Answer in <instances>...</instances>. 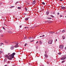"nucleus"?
I'll return each instance as SVG.
<instances>
[{"instance_id":"nucleus-25","label":"nucleus","mask_w":66,"mask_h":66,"mask_svg":"<svg viewBox=\"0 0 66 66\" xmlns=\"http://www.w3.org/2000/svg\"><path fill=\"white\" fill-rule=\"evenodd\" d=\"M18 9H21V7H18Z\"/></svg>"},{"instance_id":"nucleus-57","label":"nucleus","mask_w":66,"mask_h":66,"mask_svg":"<svg viewBox=\"0 0 66 66\" xmlns=\"http://www.w3.org/2000/svg\"><path fill=\"white\" fill-rule=\"evenodd\" d=\"M4 66H7V65H4Z\"/></svg>"},{"instance_id":"nucleus-11","label":"nucleus","mask_w":66,"mask_h":66,"mask_svg":"<svg viewBox=\"0 0 66 66\" xmlns=\"http://www.w3.org/2000/svg\"><path fill=\"white\" fill-rule=\"evenodd\" d=\"M49 33H50V34H53V33H54V32H49Z\"/></svg>"},{"instance_id":"nucleus-5","label":"nucleus","mask_w":66,"mask_h":66,"mask_svg":"<svg viewBox=\"0 0 66 66\" xmlns=\"http://www.w3.org/2000/svg\"><path fill=\"white\" fill-rule=\"evenodd\" d=\"M9 56H10V57H12V58H14V56L12 55V54H11V55H9Z\"/></svg>"},{"instance_id":"nucleus-32","label":"nucleus","mask_w":66,"mask_h":66,"mask_svg":"<svg viewBox=\"0 0 66 66\" xmlns=\"http://www.w3.org/2000/svg\"><path fill=\"white\" fill-rule=\"evenodd\" d=\"M11 8H12V7H14V6H12L11 7Z\"/></svg>"},{"instance_id":"nucleus-55","label":"nucleus","mask_w":66,"mask_h":66,"mask_svg":"<svg viewBox=\"0 0 66 66\" xmlns=\"http://www.w3.org/2000/svg\"><path fill=\"white\" fill-rule=\"evenodd\" d=\"M17 2H16V3H15V4H17Z\"/></svg>"},{"instance_id":"nucleus-36","label":"nucleus","mask_w":66,"mask_h":66,"mask_svg":"<svg viewBox=\"0 0 66 66\" xmlns=\"http://www.w3.org/2000/svg\"><path fill=\"white\" fill-rule=\"evenodd\" d=\"M55 12H54L53 13V14H55Z\"/></svg>"},{"instance_id":"nucleus-31","label":"nucleus","mask_w":66,"mask_h":66,"mask_svg":"<svg viewBox=\"0 0 66 66\" xmlns=\"http://www.w3.org/2000/svg\"><path fill=\"white\" fill-rule=\"evenodd\" d=\"M0 53H3V52L2 51H0Z\"/></svg>"},{"instance_id":"nucleus-9","label":"nucleus","mask_w":66,"mask_h":66,"mask_svg":"<svg viewBox=\"0 0 66 66\" xmlns=\"http://www.w3.org/2000/svg\"><path fill=\"white\" fill-rule=\"evenodd\" d=\"M5 57H6V58H7L9 57V56H8V55L7 54L5 56Z\"/></svg>"},{"instance_id":"nucleus-60","label":"nucleus","mask_w":66,"mask_h":66,"mask_svg":"<svg viewBox=\"0 0 66 66\" xmlns=\"http://www.w3.org/2000/svg\"><path fill=\"white\" fill-rule=\"evenodd\" d=\"M45 53H46V51H45Z\"/></svg>"},{"instance_id":"nucleus-23","label":"nucleus","mask_w":66,"mask_h":66,"mask_svg":"<svg viewBox=\"0 0 66 66\" xmlns=\"http://www.w3.org/2000/svg\"><path fill=\"white\" fill-rule=\"evenodd\" d=\"M63 39H65V37L64 36H63L62 37Z\"/></svg>"},{"instance_id":"nucleus-48","label":"nucleus","mask_w":66,"mask_h":66,"mask_svg":"<svg viewBox=\"0 0 66 66\" xmlns=\"http://www.w3.org/2000/svg\"><path fill=\"white\" fill-rule=\"evenodd\" d=\"M20 28H21V26H20Z\"/></svg>"},{"instance_id":"nucleus-16","label":"nucleus","mask_w":66,"mask_h":66,"mask_svg":"<svg viewBox=\"0 0 66 66\" xmlns=\"http://www.w3.org/2000/svg\"><path fill=\"white\" fill-rule=\"evenodd\" d=\"M45 37V35H43L42 36H40V37Z\"/></svg>"},{"instance_id":"nucleus-44","label":"nucleus","mask_w":66,"mask_h":66,"mask_svg":"<svg viewBox=\"0 0 66 66\" xmlns=\"http://www.w3.org/2000/svg\"><path fill=\"white\" fill-rule=\"evenodd\" d=\"M24 39H27V38H26V37H25V38H23Z\"/></svg>"},{"instance_id":"nucleus-53","label":"nucleus","mask_w":66,"mask_h":66,"mask_svg":"<svg viewBox=\"0 0 66 66\" xmlns=\"http://www.w3.org/2000/svg\"><path fill=\"white\" fill-rule=\"evenodd\" d=\"M48 21H45V22H47Z\"/></svg>"},{"instance_id":"nucleus-58","label":"nucleus","mask_w":66,"mask_h":66,"mask_svg":"<svg viewBox=\"0 0 66 66\" xmlns=\"http://www.w3.org/2000/svg\"><path fill=\"white\" fill-rule=\"evenodd\" d=\"M40 66H43V65H40Z\"/></svg>"},{"instance_id":"nucleus-4","label":"nucleus","mask_w":66,"mask_h":66,"mask_svg":"<svg viewBox=\"0 0 66 66\" xmlns=\"http://www.w3.org/2000/svg\"><path fill=\"white\" fill-rule=\"evenodd\" d=\"M18 45V43H17L16 45L14 46L15 48H17V47H19V46Z\"/></svg>"},{"instance_id":"nucleus-50","label":"nucleus","mask_w":66,"mask_h":66,"mask_svg":"<svg viewBox=\"0 0 66 66\" xmlns=\"http://www.w3.org/2000/svg\"><path fill=\"white\" fill-rule=\"evenodd\" d=\"M60 1H63V0H59Z\"/></svg>"},{"instance_id":"nucleus-7","label":"nucleus","mask_w":66,"mask_h":66,"mask_svg":"<svg viewBox=\"0 0 66 66\" xmlns=\"http://www.w3.org/2000/svg\"><path fill=\"white\" fill-rule=\"evenodd\" d=\"M32 4H35V0L33 1Z\"/></svg>"},{"instance_id":"nucleus-8","label":"nucleus","mask_w":66,"mask_h":66,"mask_svg":"<svg viewBox=\"0 0 66 66\" xmlns=\"http://www.w3.org/2000/svg\"><path fill=\"white\" fill-rule=\"evenodd\" d=\"M4 42L5 43H8V40H5L4 41Z\"/></svg>"},{"instance_id":"nucleus-30","label":"nucleus","mask_w":66,"mask_h":66,"mask_svg":"<svg viewBox=\"0 0 66 66\" xmlns=\"http://www.w3.org/2000/svg\"><path fill=\"white\" fill-rule=\"evenodd\" d=\"M25 9L26 11H27V9L26 7H25Z\"/></svg>"},{"instance_id":"nucleus-10","label":"nucleus","mask_w":66,"mask_h":66,"mask_svg":"<svg viewBox=\"0 0 66 66\" xmlns=\"http://www.w3.org/2000/svg\"><path fill=\"white\" fill-rule=\"evenodd\" d=\"M61 9H63V10H65V7H62L61 8Z\"/></svg>"},{"instance_id":"nucleus-47","label":"nucleus","mask_w":66,"mask_h":66,"mask_svg":"<svg viewBox=\"0 0 66 66\" xmlns=\"http://www.w3.org/2000/svg\"><path fill=\"white\" fill-rule=\"evenodd\" d=\"M34 41V40H32V41H30V42H33Z\"/></svg>"},{"instance_id":"nucleus-52","label":"nucleus","mask_w":66,"mask_h":66,"mask_svg":"<svg viewBox=\"0 0 66 66\" xmlns=\"http://www.w3.org/2000/svg\"><path fill=\"white\" fill-rule=\"evenodd\" d=\"M47 64H49V62H47Z\"/></svg>"},{"instance_id":"nucleus-64","label":"nucleus","mask_w":66,"mask_h":66,"mask_svg":"<svg viewBox=\"0 0 66 66\" xmlns=\"http://www.w3.org/2000/svg\"><path fill=\"white\" fill-rule=\"evenodd\" d=\"M65 17H66V16H65Z\"/></svg>"},{"instance_id":"nucleus-62","label":"nucleus","mask_w":66,"mask_h":66,"mask_svg":"<svg viewBox=\"0 0 66 66\" xmlns=\"http://www.w3.org/2000/svg\"><path fill=\"white\" fill-rule=\"evenodd\" d=\"M50 22H49V23H50Z\"/></svg>"},{"instance_id":"nucleus-22","label":"nucleus","mask_w":66,"mask_h":66,"mask_svg":"<svg viewBox=\"0 0 66 66\" xmlns=\"http://www.w3.org/2000/svg\"><path fill=\"white\" fill-rule=\"evenodd\" d=\"M12 43H13V44H15V43H17V42H12Z\"/></svg>"},{"instance_id":"nucleus-2","label":"nucleus","mask_w":66,"mask_h":66,"mask_svg":"<svg viewBox=\"0 0 66 66\" xmlns=\"http://www.w3.org/2000/svg\"><path fill=\"white\" fill-rule=\"evenodd\" d=\"M52 40H49L48 42V44H52Z\"/></svg>"},{"instance_id":"nucleus-27","label":"nucleus","mask_w":66,"mask_h":66,"mask_svg":"<svg viewBox=\"0 0 66 66\" xmlns=\"http://www.w3.org/2000/svg\"><path fill=\"white\" fill-rule=\"evenodd\" d=\"M58 54H59V55H60L61 54V53L60 52H59L58 53Z\"/></svg>"},{"instance_id":"nucleus-41","label":"nucleus","mask_w":66,"mask_h":66,"mask_svg":"<svg viewBox=\"0 0 66 66\" xmlns=\"http://www.w3.org/2000/svg\"><path fill=\"white\" fill-rule=\"evenodd\" d=\"M0 46H2V45L1 44V43H0Z\"/></svg>"},{"instance_id":"nucleus-38","label":"nucleus","mask_w":66,"mask_h":66,"mask_svg":"<svg viewBox=\"0 0 66 66\" xmlns=\"http://www.w3.org/2000/svg\"><path fill=\"white\" fill-rule=\"evenodd\" d=\"M8 59L9 60H11V58H8Z\"/></svg>"},{"instance_id":"nucleus-19","label":"nucleus","mask_w":66,"mask_h":66,"mask_svg":"<svg viewBox=\"0 0 66 66\" xmlns=\"http://www.w3.org/2000/svg\"><path fill=\"white\" fill-rule=\"evenodd\" d=\"M12 54L14 56L15 55V53H12Z\"/></svg>"},{"instance_id":"nucleus-14","label":"nucleus","mask_w":66,"mask_h":66,"mask_svg":"<svg viewBox=\"0 0 66 66\" xmlns=\"http://www.w3.org/2000/svg\"><path fill=\"white\" fill-rule=\"evenodd\" d=\"M45 57H48V55L46 54H45L44 55Z\"/></svg>"},{"instance_id":"nucleus-42","label":"nucleus","mask_w":66,"mask_h":66,"mask_svg":"<svg viewBox=\"0 0 66 66\" xmlns=\"http://www.w3.org/2000/svg\"><path fill=\"white\" fill-rule=\"evenodd\" d=\"M38 41H37V42H36V44H38Z\"/></svg>"},{"instance_id":"nucleus-51","label":"nucleus","mask_w":66,"mask_h":66,"mask_svg":"<svg viewBox=\"0 0 66 66\" xmlns=\"http://www.w3.org/2000/svg\"><path fill=\"white\" fill-rule=\"evenodd\" d=\"M55 34H57V32H56L55 33Z\"/></svg>"},{"instance_id":"nucleus-26","label":"nucleus","mask_w":66,"mask_h":66,"mask_svg":"<svg viewBox=\"0 0 66 66\" xmlns=\"http://www.w3.org/2000/svg\"><path fill=\"white\" fill-rule=\"evenodd\" d=\"M64 62H65V61L64 60H63L62 62V63H63Z\"/></svg>"},{"instance_id":"nucleus-61","label":"nucleus","mask_w":66,"mask_h":66,"mask_svg":"<svg viewBox=\"0 0 66 66\" xmlns=\"http://www.w3.org/2000/svg\"><path fill=\"white\" fill-rule=\"evenodd\" d=\"M36 26H35V27H36Z\"/></svg>"},{"instance_id":"nucleus-29","label":"nucleus","mask_w":66,"mask_h":66,"mask_svg":"<svg viewBox=\"0 0 66 66\" xmlns=\"http://www.w3.org/2000/svg\"><path fill=\"white\" fill-rule=\"evenodd\" d=\"M28 28H29V27H25V29H28Z\"/></svg>"},{"instance_id":"nucleus-43","label":"nucleus","mask_w":66,"mask_h":66,"mask_svg":"<svg viewBox=\"0 0 66 66\" xmlns=\"http://www.w3.org/2000/svg\"><path fill=\"white\" fill-rule=\"evenodd\" d=\"M27 4L29 5V4H30V3H27Z\"/></svg>"},{"instance_id":"nucleus-35","label":"nucleus","mask_w":66,"mask_h":66,"mask_svg":"<svg viewBox=\"0 0 66 66\" xmlns=\"http://www.w3.org/2000/svg\"><path fill=\"white\" fill-rule=\"evenodd\" d=\"M27 45V44H25L24 45V46H26V45Z\"/></svg>"},{"instance_id":"nucleus-17","label":"nucleus","mask_w":66,"mask_h":66,"mask_svg":"<svg viewBox=\"0 0 66 66\" xmlns=\"http://www.w3.org/2000/svg\"><path fill=\"white\" fill-rule=\"evenodd\" d=\"M28 19H29L28 18H25V20L26 21H27V20H28Z\"/></svg>"},{"instance_id":"nucleus-54","label":"nucleus","mask_w":66,"mask_h":66,"mask_svg":"<svg viewBox=\"0 0 66 66\" xmlns=\"http://www.w3.org/2000/svg\"><path fill=\"white\" fill-rule=\"evenodd\" d=\"M16 3H19V2H16Z\"/></svg>"},{"instance_id":"nucleus-21","label":"nucleus","mask_w":66,"mask_h":66,"mask_svg":"<svg viewBox=\"0 0 66 66\" xmlns=\"http://www.w3.org/2000/svg\"><path fill=\"white\" fill-rule=\"evenodd\" d=\"M64 32H65V30H63L62 31V33H64Z\"/></svg>"},{"instance_id":"nucleus-59","label":"nucleus","mask_w":66,"mask_h":66,"mask_svg":"<svg viewBox=\"0 0 66 66\" xmlns=\"http://www.w3.org/2000/svg\"><path fill=\"white\" fill-rule=\"evenodd\" d=\"M1 54V53H0V55ZM1 58V57H0V58Z\"/></svg>"},{"instance_id":"nucleus-49","label":"nucleus","mask_w":66,"mask_h":66,"mask_svg":"<svg viewBox=\"0 0 66 66\" xmlns=\"http://www.w3.org/2000/svg\"><path fill=\"white\" fill-rule=\"evenodd\" d=\"M24 15H27V14L26 13H24Z\"/></svg>"},{"instance_id":"nucleus-20","label":"nucleus","mask_w":66,"mask_h":66,"mask_svg":"<svg viewBox=\"0 0 66 66\" xmlns=\"http://www.w3.org/2000/svg\"><path fill=\"white\" fill-rule=\"evenodd\" d=\"M50 16L51 17H53V18H54V16H53L52 15H51Z\"/></svg>"},{"instance_id":"nucleus-13","label":"nucleus","mask_w":66,"mask_h":66,"mask_svg":"<svg viewBox=\"0 0 66 66\" xmlns=\"http://www.w3.org/2000/svg\"><path fill=\"white\" fill-rule=\"evenodd\" d=\"M39 42L40 44L41 45H42V44H43V42H42L41 41H40Z\"/></svg>"},{"instance_id":"nucleus-24","label":"nucleus","mask_w":66,"mask_h":66,"mask_svg":"<svg viewBox=\"0 0 66 66\" xmlns=\"http://www.w3.org/2000/svg\"><path fill=\"white\" fill-rule=\"evenodd\" d=\"M8 33H12V32L11 31H9Z\"/></svg>"},{"instance_id":"nucleus-1","label":"nucleus","mask_w":66,"mask_h":66,"mask_svg":"<svg viewBox=\"0 0 66 66\" xmlns=\"http://www.w3.org/2000/svg\"><path fill=\"white\" fill-rule=\"evenodd\" d=\"M10 49L12 50H13L14 49V46H11L10 47Z\"/></svg>"},{"instance_id":"nucleus-34","label":"nucleus","mask_w":66,"mask_h":66,"mask_svg":"<svg viewBox=\"0 0 66 66\" xmlns=\"http://www.w3.org/2000/svg\"><path fill=\"white\" fill-rule=\"evenodd\" d=\"M2 4V3H0V5H1V4Z\"/></svg>"},{"instance_id":"nucleus-40","label":"nucleus","mask_w":66,"mask_h":66,"mask_svg":"<svg viewBox=\"0 0 66 66\" xmlns=\"http://www.w3.org/2000/svg\"><path fill=\"white\" fill-rule=\"evenodd\" d=\"M60 16L61 17H62V15H60Z\"/></svg>"},{"instance_id":"nucleus-6","label":"nucleus","mask_w":66,"mask_h":66,"mask_svg":"<svg viewBox=\"0 0 66 66\" xmlns=\"http://www.w3.org/2000/svg\"><path fill=\"white\" fill-rule=\"evenodd\" d=\"M63 47H64L63 46L60 45V48L61 49H63Z\"/></svg>"},{"instance_id":"nucleus-45","label":"nucleus","mask_w":66,"mask_h":66,"mask_svg":"<svg viewBox=\"0 0 66 66\" xmlns=\"http://www.w3.org/2000/svg\"><path fill=\"white\" fill-rule=\"evenodd\" d=\"M57 39H56V40H55V41H56H56H57Z\"/></svg>"},{"instance_id":"nucleus-18","label":"nucleus","mask_w":66,"mask_h":66,"mask_svg":"<svg viewBox=\"0 0 66 66\" xmlns=\"http://www.w3.org/2000/svg\"><path fill=\"white\" fill-rule=\"evenodd\" d=\"M29 38L30 39H33V38H32V37H29Z\"/></svg>"},{"instance_id":"nucleus-3","label":"nucleus","mask_w":66,"mask_h":66,"mask_svg":"<svg viewBox=\"0 0 66 66\" xmlns=\"http://www.w3.org/2000/svg\"><path fill=\"white\" fill-rule=\"evenodd\" d=\"M66 56H64V57H63L61 58V60H65L66 59Z\"/></svg>"},{"instance_id":"nucleus-56","label":"nucleus","mask_w":66,"mask_h":66,"mask_svg":"<svg viewBox=\"0 0 66 66\" xmlns=\"http://www.w3.org/2000/svg\"><path fill=\"white\" fill-rule=\"evenodd\" d=\"M5 59H4V61L5 62Z\"/></svg>"},{"instance_id":"nucleus-39","label":"nucleus","mask_w":66,"mask_h":66,"mask_svg":"<svg viewBox=\"0 0 66 66\" xmlns=\"http://www.w3.org/2000/svg\"><path fill=\"white\" fill-rule=\"evenodd\" d=\"M1 44L2 45H3V43H1Z\"/></svg>"},{"instance_id":"nucleus-37","label":"nucleus","mask_w":66,"mask_h":66,"mask_svg":"<svg viewBox=\"0 0 66 66\" xmlns=\"http://www.w3.org/2000/svg\"><path fill=\"white\" fill-rule=\"evenodd\" d=\"M57 15H59V14H60V13L58 12L57 13Z\"/></svg>"},{"instance_id":"nucleus-63","label":"nucleus","mask_w":66,"mask_h":66,"mask_svg":"<svg viewBox=\"0 0 66 66\" xmlns=\"http://www.w3.org/2000/svg\"><path fill=\"white\" fill-rule=\"evenodd\" d=\"M49 21H48V22H49Z\"/></svg>"},{"instance_id":"nucleus-12","label":"nucleus","mask_w":66,"mask_h":66,"mask_svg":"<svg viewBox=\"0 0 66 66\" xmlns=\"http://www.w3.org/2000/svg\"><path fill=\"white\" fill-rule=\"evenodd\" d=\"M47 18L48 19H52V18L51 17H47Z\"/></svg>"},{"instance_id":"nucleus-46","label":"nucleus","mask_w":66,"mask_h":66,"mask_svg":"<svg viewBox=\"0 0 66 66\" xmlns=\"http://www.w3.org/2000/svg\"><path fill=\"white\" fill-rule=\"evenodd\" d=\"M8 55H10V53H8Z\"/></svg>"},{"instance_id":"nucleus-33","label":"nucleus","mask_w":66,"mask_h":66,"mask_svg":"<svg viewBox=\"0 0 66 66\" xmlns=\"http://www.w3.org/2000/svg\"><path fill=\"white\" fill-rule=\"evenodd\" d=\"M3 29L5 30V28L4 27H3Z\"/></svg>"},{"instance_id":"nucleus-15","label":"nucleus","mask_w":66,"mask_h":66,"mask_svg":"<svg viewBox=\"0 0 66 66\" xmlns=\"http://www.w3.org/2000/svg\"><path fill=\"white\" fill-rule=\"evenodd\" d=\"M46 14H47V15H48L49 14V11H47L46 12Z\"/></svg>"},{"instance_id":"nucleus-28","label":"nucleus","mask_w":66,"mask_h":66,"mask_svg":"<svg viewBox=\"0 0 66 66\" xmlns=\"http://www.w3.org/2000/svg\"><path fill=\"white\" fill-rule=\"evenodd\" d=\"M42 3L43 4V5H45V3L44 2H43Z\"/></svg>"}]
</instances>
